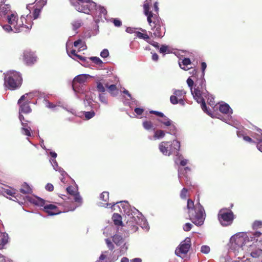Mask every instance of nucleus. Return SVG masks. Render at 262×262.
<instances>
[{
	"label": "nucleus",
	"mask_w": 262,
	"mask_h": 262,
	"mask_svg": "<svg viewBox=\"0 0 262 262\" xmlns=\"http://www.w3.org/2000/svg\"><path fill=\"white\" fill-rule=\"evenodd\" d=\"M186 92L183 90H176L173 91V95L170 97V101L172 104L178 103V100L180 98H184Z\"/></svg>",
	"instance_id": "12"
},
{
	"label": "nucleus",
	"mask_w": 262,
	"mask_h": 262,
	"mask_svg": "<svg viewBox=\"0 0 262 262\" xmlns=\"http://www.w3.org/2000/svg\"><path fill=\"white\" fill-rule=\"evenodd\" d=\"M169 142H162L159 144V148L160 151L165 156H169L171 154V149H169Z\"/></svg>",
	"instance_id": "16"
},
{
	"label": "nucleus",
	"mask_w": 262,
	"mask_h": 262,
	"mask_svg": "<svg viewBox=\"0 0 262 262\" xmlns=\"http://www.w3.org/2000/svg\"><path fill=\"white\" fill-rule=\"evenodd\" d=\"M135 112L138 115H141L143 113L144 110L141 108L137 107L134 110Z\"/></svg>",
	"instance_id": "55"
},
{
	"label": "nucleus",
	"mask_w": 262,
	"mask_h": 262,
	"mask_svg": "<svg viewBox=\"0 0 262 262\" xmlns=\"http://www.w3.org/2000/svg\"><path fill=\"white\" fill-rule=\"evenodd\" d=\"M23 95L18 100L17 104L19 106V114H28L32 111L31 108L29 105L30 98H27V95Z\"/></svg>",
	"instance_id": "8"
},
{
	"label": "nucleus",
	"mask_w": 262,
	"mask_h": 262,
	"mask_svg": "<svg viewBox=\"0 0 262 262\" xmlns=\"http://www.w3.org/2000/svg\"><path fill=\"white\" fill-rule=\"evenodd\" d=\"M45 188L47 190L49 191H52L54 190V186L51 183H48L45 187Z\"/></svg>",
	"instance_id": "51"
},
{
	"label": "nucleus",
	"mask_w": 262,
	"mask_h": 262,
	"mask_svg": "<svg viewBox=\"0 0 262 262\" xmlns=\"http://www.w3.org/2000/svg\"><path fill=\"white\" fill-rule=\"evenodd\" d=\"M113 241L117 246H120L123 242L122 237L118 234H115L113 236Z\"/></svg>",
	"instance_id": "24"
},
{
	"label": "nucleus",
	"mask_w": 262,
	"mask_h": 262,
	"mask_svg": "<svg viewBox=\"0 0 262 262\" xmlns=\"http://www.w3.org/2000/svg\"><path fill=\"white\" fill-rule=\"evenodd\" d=\"M207 67L206 63L205 62H202L201 63V69L203 72V75L204 74V71Z\"/></svg>",
	"instance_id": "57"
},
{
	"label": "nucleus",
	"mask_w": 262,
	"mask_h": 262,
	"mask_svg": "<svg viewBox=\"0 0 262 262\" xmlns=\"http://www.w3.org/2000/svg\"><path fill=\"white\" fill-rule=\"evenodd\" d=\"M180 143L177 140H173L170 144H168L169 149H171V154L178 151L180 149Z\"/></svg>",
	"instance_id": "18"
},
{
	"label": "nucleus",
	"mask_w": 262,
	"mask_h": 262,
	"mask_svg": "<svg viewBox=\"0 0 262 262\" xmlns=\"http://www.w3.org/2000/svg\"><path fill=\"white\" fill-rule=\"evenodd\" d=\"M66 190H67L68 193H69V194H70L72 196H74L75 194H76L78 192L75 190V188L72 186H68L66 188Z\"/></svg>",
	"instance_id": "33"
},
{
	"label": "nucleus",
	"mask_w": 262,
	"mask_h": 262,
	"mask_svg": "<svg viewBox=\"0 0 262 262\" xmlns=\"http://www.w3.org/2000/svg\"><path fill=\"white\" fill-rule=\"evenodd\" d=\"M34 7V9L32 15H33V17L34 19H36L38 17L41 9L39 8L38 7Z\"/></svg>",
	"instance_id": "34"
},
{
	"label": "nucleus",
	"mask_w": 262,
	"mask_h": 262,
	"mask_svg": "<svg viewBox=\"0 0 262 262\" xmlns=\"http://www.w3.org/2000/svg\"><path fill=\"white\" fill-rule=\"evenodd\" d=\"M262 227V222L260 221H255L253 224V228L254 229Z\"/></svg>",
	"instance_id": "43"
},
{
	"label": "nucleus",
	"mask_w": 262,
	"mask_h": 262,
	"mask_svg": "<svg viewBox=\"0 0 262 262\" xmlns=\"http://www.w3.org/2000/svg\"><path fill=\"white\" fill-rule=\"evenodd\" d=\"M142 125L143 127L146 130H154L153 123L150 121H145L143 122Z\"/></svg>",
	"instance_id": "30"
},
{
	"label": "nucleus",
	"mask_w": 262,
	"mask_h": 262,
	"mask_svg": "<svg viewBox=\"0 0 262 262\" xmlns=\"http://www.w3.org/2000/svg\"><path fill=\"white\" fill-rule=\"evenodd\" d=\"M36 204L40 206H43V210L49 215H56L61 212L56 205L53 204L46 205L45 200L40 198H37Z\"/></svg>",
	"instance_id": "7"
},
{
	"label": "nucleus",
	"mask_w": 262,
	"mask_h": 262,
	"mask_svg": "<svg viewBox=\"0 0 262 262\" xmlns=\"http://www.w3.org/2000/svg\"><path fill=\"white\" fill-rule=\"evenodd\" d=\"M256 140H257V144H260V145L262 144V136L261 137L256 138Z\"/></svg>",
	"instance_id": "63"
},
{
	"label": "nucleus",
	"mask_w": 262,
	"mask_h": 262,
	"mask_svg": "<svg viewBox=\"0 0 262 262\" xmlns=\"http://www.w3.org/2000/svg\"><path fill=\"white\" fill-rule=\"evenodd\" d=\"M189 219L197 226L202 225L204 222L206 213L204 207L199 200L195 205L191 199H188L187 203Z\"/></svg>",
	"instance_id": "1"
},
{
	"label": "nucleus",
	"mask_w": 262,
	"mask_h": 262,
	"mask_svg": "<svg viewBox=\"0 0 262 262\" xmlns=\"http://www.w3.org/2000/svg\"><path fill=\"white\" fill-rule=\"evenodd\" d=\"M89 76V75L86 74H81L76 76L72 81V87L73 90L76 91V89L78 86V84H83L85 82Z\"/></svg>",
	"instance_id": "13"
},
{
	"label": "nucleus",
	"mask_w": 262,
	"mask_h": 262,
	"mask_svg": "<svg viewBox=\"0 0 262 262\" xmlns=\"http://www.w3.org/2000/svg\"><path fill=\"white\" fill-rule=\"evenodd\" d=\"M105 86L108 89V92L111 95L115 96L118 94V89L116 84H111L108 85L107 83L105 84Z\"/></svg>",
	"instance_id": "20"
},
{
	"label": "nucleus",
	"mask_w": 262,
	"mask_h": 262,
	"mask_svg": "<svg viewBox=\"0 0 262 262\" xmlns=\"http://www.w3.org/2000/svg\"><path fill=\"white\" fill-rule=\"evenodd\" d=\"M73 197H74V201L75 202L79 204V205H80L82 204V200L78 192H77L76 194H75L73 196Z\"/></svg>",
	"instance_id": "36"
},
{
	"label": "nucleus",
	"mask_w": 262,
	"mask_h": 262,
	"mask_svg": "<svg viewBox=\"0 0 262 262\" xmlns=\"http://www.w3.org/2000/svg\"><path fill=\"white\" fill-rule=\"evenodd\" d=\"M5 192L7 194H8L9 195H10V196H14V195L15 194V192H14V190H11V189H6L5 191Z\"/></svg>",
	"instance_id": "53"
},
{
	"label": "nucleus",
	"mask_w": 262,
	"mask_h": 262,
	"mask_svg": "<svg viewBox=\"0 0 262 262\" xmlns=\"http://www.w3.org/2000/svg\"><path fill=\"white\" fill-rule=\"evenodd\" d=\"M121 262H129V259L126 257H123L121 260Z\"/></svg>",
	"instance_id": "64"
},
{
	"label": "nucleus",
	"mask_w": 262,
	"mask_h": 262,
	"mask_svg": "<svg viewBox=\"0 0 262 262\" xmlns=\"http://www.w3.org/2000/svg\"><path fill=\"white\" fill-rule=\"evenodd\" d=\"M23 60L27 65L30 66L36 62L37 57L34 53L29 50H26L24 52Z\"/></svg>",
	"instance_id": "11"
},
{
	"label": "nucleus",
	"mask_w": 262,
	"mask_h": 262,
	"mask_svg": "<svg viewBox=\"0 0 262 262\" xmlns=\"http://www.w3.org/2000/svg\"><path fill=\"white\" fill-rule=\"evenodd\" d=\"M187 194L188 189L185 188H183L180 193L181 198L183 199H186L187 196Z\"/></svg>",
	"instance_id": "41"
},
{
	"label": "nucleus",
	"mask_w": 262,
	"mask_h": 262,
	"mask_svg": "<svg viewBox=\"0 0 262 262\" xmlns=\"http://www.w3.org/2000/svg\"><path fill=\"white\" fill-rule=\"evenodd\" d=\"M10 11V6L5 2H0V15H5Z\"/></svg>",
	"instance_id": "17"
},
{
	"label": "nucleus",
	"mask_w": 262,
	"mask_h": 262,
	"mask_svg": "<svg viewBox=\"0 0 262 262\" xmlns=\"http://www.w3.org/2000/svg\"><path fill=\"white\" fill-rule=\"evenodd\" d=\"M8 23L13 26L14 32H27L32 28V24H24L26 23L25 17L21 16L18 21L17 16L14 14H11L8 17Z\"/></svg>",
	"instance_id": "3"
},
{
	"label": "nucleus",
	"mask_w": 262,
	"mask_h": 262,
	"mask_svg": "<svg viewBox=\"0 0 262 262\" xmlns=\"http://www.w3.org/2000/svg\"><path fill=\"white\" fill-rule=\"evenodd\" d=\"M144 13L146 16H147V21L149 24L152 23V19H156L157 15L154 14L151 11H149V5L148 3H146L143 5Z\"/></svg>",
	"instance_id": "14"
},
{
	"label": "nucleus",
	"mask_w": 262,
	"mask_h": 262,
	"mask_svg": "<svg viewBox=\"0 0 262 262\" xmlns=\"http://www.w3.org/2000/svg\"><path fill=\"white\" fill-rule=\"evenodd\" d=\"M84 117L87 120L92 118L95 115V113L94 111L85 112Z\"/></svg>",
	"instance_id": "37"
},
{
	"label": "nucleus",
	"mask_w": 262,
	"mask_h": 262,
	"mask_svg": "<svg viewBox=\"0 0 262 262\" xmlns=\"http://www.w3.org/2000/svg\"><path fill=\"white\" fill-rule=\"evenodd\" d=\"M191 93L194 99H198L200 100V98L205 97L208 94L204 79L201 78L195 81L194 91H191Z\"/></svg>",
	"instance_id": "6"
},
{
	"label": "nucleus",
	"mask_w": 262,
	"mask_h": 262,
	"mask_svg": "<svg viewBox=\"0 0 262 262\" xmlns=\"http://www.w3.org/2000/svg\"><path fill=\"white\" fill-rule=\"evenodd\" d=\"M3 29L8 32H9L11 31H14V28L13 29V26L11 25H5L3 27Z\"/></svg>",
	"instance_id": "46"
},
{
	"label": "nucleus",
	"mask_w": 262,
	"mask_h": 262,
	"mask_svg": "<svg viewBox=\"0 0 262 262\" xmlns=\"http://www.w3.org/2000/svg\"><path fill=\"white\" fill-rule=\"evenodd\" d=\"M100 199L106 203L108 202L109 199V193L107 191H103L100 195Z\"/></svg>",
	"instance_id": "31"
},
{
	"label": "nucleus",
	"mask_w": 262,
	"mask_h": 262,
	"mask_svg": "<svg viewBox=\"0 0 262 262\" xmlns=\"http://www.w3.org/2000/svg\"><path fill=\"white\" fill-rule=\"evenodd\" d=\"M159 59V56L158 54L156 53L152 54V59L154 61H157Z\"/></svg>",
	"instance_id": "60"
},
{
	"label": "nucleus",
	"mask_w": 262,
	"mask_h": 262,
	"mask_svg": "<svg viewBox=\"0 0 262 262\" xmlns=\"http://www.w3.org/2000/svg\"><path fill=\"white\" fill-rule=\"evenodd\" d=\"M187 83L189 87L190 88L191 90L192 91V88L194 84L193 80L190 78H188L187 80Z\"/></svg>",
	"instance_id": "52"
},
{
	"label": "nucleus",
	"mask_w": 262,
	"mask_h": 262,
	"mask_svg": "<svg viewBox=\"0 0 262 262\" xmlns=\"http://www.w3.org/2000/svg\"><path fill=\"white\" fill-rule=\"evenodd\" d=\"M20 192L24 194H28L31 192V189L26 183H24L21 185Z\"/></svg>",
	"instance_id": "23"
},
{
	"label": "nucleus",
	"mask_w": 262,
	"mask_h": 262,
	"mask_svg": "<svg viewBox=\"0 0 262 262\" xmlns=\"http://www.w3.org/2000/svg\"><path fill=\"white\" fill-rule=\"evenodd\" d=\"M200 99L201 100H199L198 99H195V100L197 101L198 103H201V108L203 110V111L208 115H210L211 113L208 110L204 99L203 98V97H202L200 98Z\"/></svg>",
	"instance_id": "21"
},
{
	"label": "nucleus",
	"mask_w": 262,
	"mask_h": 262,
	"mask_svg": "<svg viewBox=\"0 0 262 262\" xmlns=\"http://www.w3.org/2000/svg\"><path fill=\"white\" fill-rule=\"evenodd\" d=\"M229 110L230 106L226 103L220 105L219 110L223 114H228L229 112Z\"/></svg>",
	"instance_id": "27"
},
{
	"label": "nucleus",
	"mask_w": 262,
	"mask_h": 262,
	"mask_svg": "<svg viewBox=\"0 0 262 262\" xmlns=\"http://www.w3.org/2000/svg\"><path fill=\"white\" fill-rule=\"evenodd\" d=\"M136 36L140 39H143L146 41H149L150 40L149 37L147 33H143L140 32H136Z\"/></svg>",
	"instance_id": "29"
},
{
	"label": "nucleus",
	"mask_w": 262,
	"mask_h": 262,
	"mask_svg": "<svg viewBox=\"0 0 262 262\" xmlns=\"http://www.w3.org/2000/svg\"><path fill=\"white\" fill-rule=\"evenodd\" d=\"M4 86L7 89L13 91L19 89L23 83L21 74L15 71L10 70L4 73Z\"/></svg>",
	"instance_id": "2"
},
{
	"label": "nucleus",
	"mask_w": 262,
	"mask_h": 262,
	"mask_svg": "<svg viewBox=\"0 0 262 262\" xmlns=\"http://www.w3.org/2000/svg\"><path fill=\"white\" fill-rule=\"evenodd\" d=\"M210 250V247L206 245L202 246L201 249V251L204 254H208Z\"/></svg>",
	"instance_id": "44"
},
{
	"label": "nucleus",
	"mask_w": 262,
	"mask_h": 262,
	"mask_svg": "<svg viewBox=\"0 0 262 262\" xmlns=\"http://www.w3.org/2000/svg\"><path fill=\"white\" fill-rule=\"evenodd\" d=\"M191 64L190 59L188 58H185L181 62H179L180 67L184 70H189L190 68L188 67V66L191 65Z\"/></svg>",
	"instance_id": "19"
},
{
	"label": "nucleus",
	"mask_w": 262,
	"mask_h": 262,
	"mask_svg": "<svg viewBox=\"0 0 262 262\" xmlns=\"http://www.w3.org/2000/svg\"><path fill=\"white\" fill-rule=\"evenodd\" d=\"M165 135V133L164 130L158 129L155 132L154 138L155 139H159L163 138Z\"/></svg>",
	"instance_id": "26"
},
{
	"label": "nucleus",
	"mask_w": 262,
	"mask_h": 262,
	"mask_svg": "<svg viewBox=\"0 0 262 262\" xmlns=\"http://www.w3.org/2000/svg\"><path fill=\"white\" fill-rule=\"evenodd\" d=\"M114 223L116 226H122V217L118 213H114L112 216Z\"/></svg>",
	"instance_id": "22"
},
{
	"label": "nucleus",
	"mask_w": 262,
	"mask_h": 262,
	"mask_svg": "<svg viewBox=\"0 0 262 262\" xmlns=\"http://www.w3.org/2000/svg\"><path fill=\"white\" fill-rule=\"evenodd\" d=\"M130 262H142L140 258H135L130 260Z\"/></svg>",
	"instance_id": "62"
},
{
	"label": "nucleus",
	"mask_w": 262,
	"mask_h": 262,
	"mask_svg": "<svg viewBox=\"0 0 262 262\" xmlns=\"http://www.w3.org/2000/svg\"><path fill=\"white\" fill-rule=\"evenodd\" d=\"M190 247L191 239L189 237H186L180 243L179 247L176 249L175 253L177 256L182 257L188 253Z\"/></svg>",
	"instance_id": "9"
},
{
	"label": "nucleus",
	"mask_w": 262,
	"mask_h": 262,
	"mask_svg": "<svg viewBox=\"0 0 262 262\" xmlns=\"http://www.w3.org/2000/svg\"><path fill=\"white\" fill-rule=\"evenodd\" d=\"M73 30H76L78 28L81 27L82 25V21L81 19L75 20L71 23Z\"/></svg>",
	"instance_id": "28"
},
{
	"label": "nucleus",
	"mask_w": 262,
	"mask_h": 262,
	"mask_svg": "<svg viewBox=\"0 0 262 262\" xmlns=\"http://www.w3.org/2000/svg\"><path fill=\"white\" fill-rule=\"evenodd\" d=\"M234 218L233 212L227 208L221 209L218 213V220L223 226H228L232 224Z\"/></svg>",
	"instance_id": "5"
},
{
	"label": "nucleus",
	"mask_w": 262,
	"mask_h": 262,
	"mask_svg": "<svg viewBox=\"0 0 262 262\" xmlns=\"http://www.w3.org/2000/svg\"><path fill=\"white\" fill-rule=\"evenodd\" d=\"M150 114H154L157 116H159V117H165V115H164L163 113H162V112H158V111H150L149 112Z\"/></svg>",
	"instance_id": "49"
},
{
	"label": "nucleus",
	"mask_w": 262,
	"mask_h": 262,
	"mask_svg": "<svg viewBox=\"0 0 262 262\" xmlns=\"http://www.w3.org/2000/svg\"><path fill=\"white\" fill-rule=\"evenodd\" d=\"M97 4L92 0H76L74 7L77 11L89 14L90 12L96 9Z\"/></svg>",
	"instance_id": "4"
},
{
	"label": "nucleus",
	"mask_w": 262,
	"mask_h": 262,
	"mask_svg": "<svg viewBox=\"0 0 262 262\" xmlns=\"http://www.w3.org/2000/svg\"><path fill=\"white\" fill-rule=\"evenodd\" d=\"M243 139L245 141L250 143H255V142L249 136H245L243 137Z\"/></svg>",
	"instance_id": "56"
},
{
	"label": "nucleus",
	"mask_w": 262,
	"mask_h": 262,
	"mask_svg": "<svg viewBox=\"0 0 262 262\" xmlns=\"http://www.w3.org/2000/svg\"><path fill=\"white\" fill-rule=\"evenodd\" d=\"M82 42L81 39H78L74 42V46L75 47H77L79 46V45L81 44Z\"/></svg>",
	"instance_id": "59"
},
{
	"label": "nucleus",
	"mask_w": 262,
	"mask_h": 262,
	"mask_svg": "<svg viewBox=\"0 0 262 262\" xmlns=\"http://www.w3.org/2000/svg\"><path fill=\"white\" fill-rule=\"evenodd\" d=\"M99 100L100 101L104 103V104H107V98L106 97H105V94L102 93V94H99Z\"/></svg>",
	"instance_id": "42"
},
{
	"label": "nucleus",
	"mask_w": 262,
	"mask_h": 262,
	"mask_svg": "<svg viewBox=\"0 0 262 262\" xmlns=\"http://www.w3.org/2000/svg\"><path fill=\"white\" fill-rule=\"evenodd\" d=\"M159 52L160 53L165 54L169 53L168 47L166 45H162L159 49Z\"/></svg>",
	"instance_id": "40"
},
{
	"label": "nucleus",
	"mask_w": 262,
	"mask_h": 262,
	"mask_svg": "<svg viewBox=\"0 0 262 262\" xmlns=\"http://www.w3.org/2000/svg\"><path fill=\"white\" fill-rule=\"evenodd\" d=\"M192 225L190 223H186L183 226V228L184 231H189L191 230V229L192 228Z\"/></svg>",
	"instance_id": "47"
},
{
	"label": "nucleus",
	"mask_w": 262,
	"mask_h": 262,
	"mask_svg": "<svg viewBox=\"0 0 262 262\" xmlns=\"http://www.w3.org/2000/svg\"><path fill=\"white\" fill-rule=\"evenodd\" d=\"M76 57H77L78 59H79L80 60L83 61V62L85 61L86 60V57L81 56L80 55H78V54L77 55Z\"/></svg>",
	"instance_id": "58"
},
{
	"label": "nucleus",
	"mask_w": 262,
	"mask_h": 262,
	"mask_svg": "<svg viewBox=\"0 0 262 262\" xmlns=\"http://www.w3.org/2000/svg\"><path fill=\"white\" fill-rule=\"evenodd\" d=\"M109 55V52L107 49H103L100 53V56L102 58H106Z\"/></svg>",
	"instance_id": "48"
},
{
	"label": "nucleus",
	"mask_w": 262,
	"mask_h": 262,
	"mask_svg": "<svg viewBox=\"0 0 262 262\" xmlns=\"http://www.w3.org/2000/svg\"><path fill=\"white\" fill-rule=\"evenodd\" d=\"M8 234L6 233H3V237L1 239V242L3 246L6 245L8 242Z\"/></svg>",
	"instance_id": "38"
},
{
	"label": "nucleus",
	"mask_w": 262,
	"mask_h": 262,
	"mask_svg": "<svg viewBox=\"0 0 262 262\" xmlns=\"http://www.w3.org/2000/svg\"><path fill=\"white\" fill-rule=\"evenodd\" d=\"M90 59L97 65H100L102 63V60L97 57H91L90 58Z\"/></svg>",
	"instance_id": "39"
},
{
	"label": "nucleus",
	"mask_w": 262,
	"mask_h": 262,
	"mask_svg": "<svg viewBox=\"0 0 262 262\" xmlns=\"http://www.w3.org/2000/svg\"><path fill=\"white\" fill-rule=\"evenodd\" d=\"M97 90L99 92L104 93L105 91V86L100 81L97 82Z\"/></svg>",
	"instance_id": "35"
},
{
	"label": "nucleus",
	"mask_w": 262,
	"mask_h": 262,
	"mask_svg": "<svg viewBox=\"0 0 262 262\" xmlns=\"http://www.w3.org/2000/svg\"><path fill=\"white\" fill-rule=\"evenodd\" d=\"M46 3L47 0H36L34 7L42 9L43 7L46 5Z\"/></svg>",
	"instance_id": "32"
},
{
	"label": "nucleus",
	"mask_w": 262,
	"mask_h": 262,
	"mask_svg": "<svg viewBox=\"0 0 262 262\" xmlns=\"http://www.w3.org/2000/svg\"><path fill=\"white\" fill-rule=\"evenodd\" d=\"M113 23L116 27H120L122 25V22L118 18H115L113 20Z\"/></svg>",
	"instance_id": "50"
},
{
	"label": "nucleus",
	"mask_w": 262,
	"mask_h": 262,
	"mask_svg": "<svg viewBox=\"0 0 262 262\" xmlns=\"http://www.w3.org/2000/svg\"><path fill=\"white\" fill-rule=\"evenodd\" d=\"M158 2H155L154 4V11L155 12H156L157 13L158 12V11H159V8H158Z\"/></svg>",
	"instance_id": "61"
},
{
	"label": "nucleus",
	"mask_w": 262,
	"mask_h": 262,
	"mask_svg": "<svg viewBox=\"0 0 262 262\" xmlns=\"http://www.w3.org/2000/svg\"><path fill=\"white\" fill-rule=\"evenodd\" d=\"M105 243L110 250H113L114 249V246L110 239H105Z\"/></svg>",
	"instance_id": "45"
},
{
	"label": "nucleus",
	"mask_w": 262,
	"mask_h": 262,
	"mask_svg": "<svg viewBox=\"0 0 262 262\" xmlns=\"http://www.w3.org/2000/svg\"><path fill=\"white\" fill-rule=\"evenodd\" d=\"M161 117L163 118V119H159L158 121L163 125L169 127V132L168 133L174 134L176 132V128L175 126L172 124V121L165 116V117Z\"/></svg>",
	"instance_id": "15"
},
{
	"label": "nucleus",
	"mask_w": 262,
	"mask_h": 262,
	"mask_svg": "<svg viewBox=\"0 0 262 262\" xmlns=\"http://www.w3.org/2000/svg\"><path fill=\"white\" fill-rule=\"evenodd\" d=\"M161 23V20L158 18V16H157L156 19H152V23L149 24L151 27L153 35L155 37L161 38L163 36Z\"/></svg>",
	"instance_id": "10"
},
{
	"label": "nucleus",
	"mask_w": 262,
	"mask_h": 262,
	"mask_svg": "<svg viewBox=\"0 0 262 262\" xmlns=\"http://www.w3.org/2000/svg\"><path fill=\"white\" fill-rule=\"evenodd\" d=\"M21 124L23 126L21 128L22 133L24 135H25L27 136H31V132H30V130H31L30 127H27V124L23 122H21Z\"/></svg>",
	"instance_id": "25"
},
{
	"label": "nucleus",
	"mask_w": 262,
	"mask_h": 262,
	"mask_svg": "<svg viewBox=\"0 0 262 262\" xmlns=\"http://www.w3.org/2000/svg\"><path fill=\"white\" fill-rule=\"evenodd\" d=\"M147 42L157 49L159 48V45L157 42L149 40V41H147Z\"/></svg>",
	"instance_id": "54"
}]
</instances>
